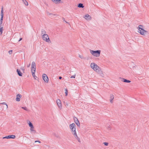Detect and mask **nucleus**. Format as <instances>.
I'll return each instance as SVG.
<instances>
[{"instance_id": "f257e3e1", "label": "nucleus", "mask_w": 149, "mask_h": 149, "mask_svg": "<svg viewBox=\"0 0 149 149\" xmlns=\"http://www.w3.org/2000/svg\"><path fill=\"white\" fill-rule=\"evenodd\" d=\"M90 66L91 68L99 74H100V75L102 77H104V75L103 73V72L101 70L99 67L96 64L94 63H91Z\"/></svg>"}, {"instance_id": "f03ea898", "label": "nucleus", "mask_w": 149, "mask_h": 149, "mask_svg": "<svg viewBox=\"0 0 149 149\" xmlns=\"http://www.w3.org/2000/svg\"><path fill=\"white\" fill-rule=\"evenodd\" d=\"M91 53L94 56L96 57L100 56V50H97L96 51H94L93 50H90Z\"/></svg>"}, {"instance_id": "7ed1b4c3", "label": "nucleus", "mask_w": 149, "mask_h": 149, "mask_svg": "<svg viewBox=\"0 0 149 149\" xmlns=\"http://www.w3.org/2000/svg\"><path fill=\"white\" fill-rule=\"evenodd\" d=\"M70 127L71 129L72 133H74L76 132V125L74 123H73L70 125Z\"/></svg>"}, {"instance_id": "20e7f679", "label": "nucleus", "mask_w": 149, "mask_h": 149, "mask_svg": "<svg viewBox=\"0 0 149 149\" xmlns=\"http://www.w3.org/2000/svg\"><path fill=\"white\" fill-rule=\"evenodd\" d=\"M42 38L43 40L47 42H49L50 41L49 36L47 34L42 35Z\"/></svg>"}, {"instance_id": "39448f33", "label": "nucleus", "mask_w": 149, "mask_h": 149, "mask_svg": "<svg viewBox=\"0 0 149 149\" xmlns=\"http://www.w3.org/2000/svg\"><path fill=\"white\" fill-rule=\"evenodd\" d=\"M138 32L141 35L144 36L148 33V31L143 29H140V30H138Z\"/></svg>"}, {"instance_id": "423d86ee", "label": "nucleus", "mask_w": 149, "mask_h": 149, "mask_svg": "<svg viewBox=\"0 0 149 149\" xmlns=\"http://www.w3.org/2000/svg\"><path fill=\"white\" fill-rule=\"evenodd\" d=\"M42 78L44 81L47 83L48 82L49 79L47 76L45 74H43L42 75Z\"/></svg>"}, {"instance_id": "0eeeda50", "label": "nucleus", "mask_w": 149, "mask_h": 149, "mask_svg": "<svg viewBox=\"0 0 149 149\" xmlns=\"http://www.w3.org/2000/svg\"><path fill=\"white\" fill-rule=\"evenodd\" d=\"M15 136L14 135H8L7 136L3 137V139H15Z\"/></svg>"}, {"instance_id": "6e6552de", "label": "nucleus", "mask_w": 149, "mask_h": 149, "mask_svg": "<svg viewBox=\"0 0 149 149\" xmlns=\"http://www.w3.org/2000/svg\"><path fill=\"white\" fill-rule=\"evenodd\" d=\"M56 102L59 108L61 109L62 108V105L61 100L58 99L56 100Z\"/></svg>"}, {"instance_id": "1a4fd4ad", "label": "nucleus", "mask_w": 149, "mask_h": 149, "mask_svg": "<svg viewBox=\"0 0 149 149\" xmlns=\"http://www.w3.org/2000/svg\"><path fill=\"white\" fill-rule=\"evenodd\" d=\"M84 17L87 20H90L91 19V17L88 14L85 15Z\"/></svg>"}, {"instance_id": "9d476101", "label": "nucleus", "mask_w": 149, "mask_h": 149, "mask_svg": "<svg viewBox=\"0 0 149 149\" xmlns=\"http://www.w3.org/2000/svg\"><path fill=\"white\" fill-rule=\"evenodd\" d=\"M31 68V70H33L36 71V64L35 62L34 61H33L32 62Z\"/></svg>"}, {"instance_id": "9b49d317", "label": "nucleus", "mask_w": 149, "mask_h": 149, "mask_svg": "<svg viewBox=\"0 0 149 149\" xmlns=\"http://www.w3.org/2000/svg\"><path fill=\"white\" fill-rule=\"evenodd\" d=\"M21 95L20 94H18L16 95V100L17 101L19 102L20 100V98L21 97Z\"/></svg>"}, {"instance_id": "f8f14e48", "label": "nucleus", "mask_w": 149, "mask_h": 149, "mask_svg": "<svg viewBox=\"0 0 149 149\" xmlns=\"http://www.w3.org/2000/svg\"><path fill=\"white\" fill-rule=\"evenodd\" d=\"M114 95H113L112 94H111L110 95V102L111 103H113V100L114 99Z\"/></svg>"}, {"instance_id": "ddd939ff", "label": "nucleus", "mask_w": 149, "mask_h": 149, "mask_svg": "<svg viewBox=\"0 0 149 149\" xmlns=\"http://www.w3.org/2000/svg\"><path fill=\"white\" fill-rule=\"evenodd\" d=\"M72 134L73 135H74L75 138L78 141L80 142V139L76 133V132H75L74 133H73Z\"/></svg>"}, {"instance_id": "4468645a", "label": "nucleus", "mask_w": 149, "mask_h": 149, "mask_svg": "<svg viewBox=\"0 0 149 149\" xmlns=\"http://www.w3.org/2000/svg\"><path fill=\"white\" fill-rule=\"evenodd\" d=\"M17 72L18 75L19 76H22V73L19 70L17 69Z\"/></svg>"}, {"instance_id": "2eb2a0df", "label": "nucleus", "mask_w": 149, "mask_h": 149, "mask_svg": "<svg viewBox=\"0 0 149 149\" xmlns=\"http://www.w3.org/2000/svg\"><path fill=\"white\" fill-rule=\"evenodd\" d=\"M30 130L32 134H35L36 132V131L34 129V128H30Z\"/></svg>"}, {"instance_id": "dca6fc26", "label": "nucleus", "mask_w": 149, "mask_h": 149, "mask_svg": "<svg viewBox=\"0 0 149 149\" xmlns=\"http://www.w3.org/2000/svg\"><path fill=\"white\" fill-rule=\"evenodd\" d=\"M31 72L32 73V75L35 78V79H36V78H35V73L36 72V71H35V70H31Z\"/></svg>"}, {"instance_id": "f3484780", "label": "nucleus", "mask_w": 149, "mask_h": 149, "mask_svg": "<svg viewBox=\"0 0 149 149\" xmlns=\"http://www.w3.org/2000/svg\"><path fill=\"white\" fill-rule=\"evenodd\" d=\"M3 7H2L1 8V17H3Z\"/></svg>"}, {"instance_id": "a211bd4d", "label": "nucleus", "mask_w": 149, "mask_h": 149, "mask_svg": "<svg viewBox=\"0 0 149 149\" xmlns=\"http://www.w3.org/2000/svg\"><path fill=\"white\" fill-rule=\"evenodd\" d=\"M46 32L44 29H42L41 31V35L42 36L43 35L46 34Z\"/></svg>"}, {"instance_id": "6ab92c4d", "label": "nucleus", "mask_w": 149, "mask_h": 149, "mask_svg": "<svg viewBox=\"0 0 149 149\" xmlns=\"http://www.w3.org/2000/svg\"><path fill=\"white\" fill-rule=\"evenodd\" d=\"M123 81L125 82H127V83H130L131 82V81L129 80H127L126 79H123Z\"/></svg>"}, {"instance_id": "aec40b11", "label": "nucleus", "mask_w": 149, "mask_h": 149, "mask_svg": "<svg viewBox=\"0 0 149 149\" xmlns=\"http://www.w3.org/2000/svg\"><path fill=\"white\" fill-rule=\"evenodd\" d=\"M3 32V27L0 24V34H2Z\"/></svg>"}, {"instance_id": "412c9836", "label": "nucleus", "mask_w": 149, "mask_h": 149, "mask_svg": "<svg viewBox=\"0 0 149 149\" xmlns=\"http://www.w3.org/2000/svg\"><path fill=\"white\" fill-rule=\"evenodd\" d=\"M53 2L56 3H59L61 1V0H51Z\"/></svg>"}, {"instance_id": "4be33fe9", "label": "nucleus", "mask_w": 149, "mask_h": 149, "mask_svg": "<svg viewBox=\"0 0 149 149\" xmlns=\"http://www.w3.org/2000/svg\"><path fill=\"white\" fill-rule=\"evenodd\" d=\"M78 7L79 8H83L84 6L83 5V4L81 3L79 4Z\"/></svg>"}, {"instance_id": "5701e85b", "label": "nucleus", "mask_w": 149, "mask_h": 149, "mask_svg": "<svg viewBox=\"0 0 149 149\" xmlns=\"http://www.w3.org/2000/svg\"><path fill=\"white\" fill-rule=\"evenodd\" d=\"M29 125L30 128H34L33 125L31 122H29Z\"/></svg>"}, {"instance_id": "b1692460", "label": "nucleus", "mask_w": 149, "mask_h": 149, "mask_svg": "<svg viewBox=\"0 0 149 149\" xmlns=\"http://www.w3.org/2000/svg\"><path fill=\"white\" fill-rule=\"evenodd\" d=\"M23 1V2L26 5V6H28V2L26 1V0H22Z\"/></svg>"}, {"instance_id": "393cba45", "label": "nucleus", "mask_w": 149, "mask_h": 149, "mask_svg": "<svg viewBox=\"0 0 149 149\" xmlns=\"http://www.w3.org/2000/svg\"><path fill=\"white\" fill-rule=\"evenodd\" d=\"M74 122L78 126H80V124L78 120Z\"/></svg>"}, {"instance_id": "a878e982", "label": "nucleus", "mask_w": 149, "mask_h": 149, "mask_svg": "<svg viewBox=\"0 0 149 149\" xmlns=\"http://www.w3.org/2000/svg\"><path fill=\"white\" fill-rule=\"evenodd\" d=\"M143 26L142 25H139L138 27V29L140 30V29H143Z\"/></svg>"}, {"instance_id": "bb28decb", "label": "nucleus", "mask_w": 149, "mask_h": 149, "mask_svg": "<svg viewBox=\"0 0 149 149\" xmlns=\"http://www.w3.org/2000/svg\"><path fill=\"white\" fill-rule=\"evenodd\" d=\"M3 19V17H1V19H0V24L1 25V24L2 23V21Z\"/></svg>"}, {"instance_id": "cd10ccee", "label": "nucleus", "mask_w": 149, "mask_h": 149, "mask_svg": "<svg viewBox=\"0 0 149 149\" xmlns=\"http://www.w3.org/2000/svg\"><path fill=\"white\" fill-rule=\"evenodd\" d=\"M68 91L67 89H65V96H67L68 95Z\"/></svg>"}, {"instance_id": "c85d7f7f", "label": "nucleus", "mask_w": 149, "mask_h": 149, "mask_svg": "<svg viewBox=\"0 0 149 149\" xmlns=\"http://www.w3.org/2000/svg\"><path fill=\"white\" fill-rule=\"evenodd\" d=\"M73 119H74V122L76 121H77V120H78L77 118L75 117H74Z\"/></svg>"}, {"instance_id": "c756f323", "label": "nucleus", "mask_w": 149, "mask_h": 149, "mask_svg": "<svg viewBox=\"0 0 149 149\" xmlns=\"http://www.w3.org/2000/svg\"><path fill=\"white\" fill-rule=\"evenodd\" d=\"M22 109H24L25 110H27V108L26 107H22Z\"/></svg>"}, {"instance_id": "7c9ffc66", "label": "nucleus", "mask_w": 149, "mask_h": 149, "mask_svg": "<svg viewBox=\"0 0 149 149\" xmlns=\"http://www.w3.org/2000/svg\"><path fill=\"white\" fill-rule=\"evenodd\" d=\"M1 104H5L7 106V108L8 107V105H7V104H6V103L5 102H3V103H1Z\"/></svg>"}, {"instance_id": "2f4dec72", "label": "nucleus", "mask_w": 149, "mask_h": 149, "mask_svg": "<svg viewBox=\"0 0 149 149\" xmlns=\"http://www.w3.org/2000/svg\"><path fill=\"white\" fill-rule=\"evenodd\" d=\"M103 143L106 146H107L108 145V143L107 142H104Z\"/></svg>"}, {"instance_id": "473e14b6", "label": "nucleus", "mask_w": 149, "mask_h": 149, "mask_svg": "<svg viewBox=\"0 0 149 149\" xmlns=\"http://www.w3.org/2000/svg\"><path fill=\"white\" fill-rule=\"evenodd\" d=\"M12 52H13L12 50H10L8 52L10 54H12Z\"/></svg>"}, {"instance_id": "72a5a7b5", "label": "nucleus", "mask_w": 149, "mask_h": 149, "mask_svg": "<svg viewBox=\"0 0 149 149\" xmlns=\"http://www.w3.org/2000/svg\"><path fill=\"white\" fill-rule=\"evenodd\" d=\"M75 74L74 75H73V76H71V77H70V78H75Z\"/></svg>"}, {"instance_id": "f704fd0d", "label": "nucleus", "mask_w": 149, "mask_h": 149, "mask_svg": "<svg viewBox=\"0 0 149 149\" xmlns=\"http://www.w3.org/2000/svg\"><path fill=\"white\" fill-rule=\"evenodd\" d=\"M37 142H38L39 143H41L40 141H35V143Z\"/></svg>"}, {"instance_id": "c9c22d12", "label": "nucleus", "mask_w": 149, "mask_h": 149, "mask_svg": "<svg viewBox=\"0 0 149 149\" xmlns=\"http://www.w3.org/2000/svg\"><path fill=\"white\" fill-rule=\"evenodd\" d=\"M48 14L49 15H55V14H50V13H49Z\"/></svg>"}, {"instance_id": "e433bc0d", "label": "nucleus", "mask_w": 149, "mask_h": 149, "mask_svg": "<svg viewBox=\"0 0 149 149\" xmlns=\"http://www.w3.org/2000/svg\"><path fill=\"white\" fill-rule=\"evenodd\" d=\"M22 38H20L19 40V41H21L22 40Z\"/></svg>"}, {"instance_id": "4c0bfd02", "label": "nucleus", "mask_w": 149, "mask_h": 149, "mask_svg": "<svg viewBox=\"0 0 149 149\" xmlns=\"http://www.w3.org/2000/svg\"><path fill=\"white\" fill-rule=\"evenodd\" d=\"M62 77H59V79H62Z\"/></svg>"}, {"instance_id": "58836bf2", "label": "nucleus", "mask_w": 149, "mask_h": 149, "mask_svg": "<svg viewBox=\"0 0 149 149\" xmlns=\"http://www.w3.org/2000/svg\"><path fill=\"white\" fill-rule=\"evenodd\" d=\"M79 58H82V56H80L79 55Z\"/></svg>"}, {"instance_id": "ea45409f", "label": "nucleus", "mask_w": 149, "mask_h": 149, "mask_svg": "<svg viewBox=\"0 0 149 149\" xmlns=\"http://www.w3.org/2000/svg\"><path fill=\"white\" fill-rule=\"evenodd\" d=\"M30 65H31V64H29V65H28L27 67H30Z\"/></svg>"}, {"instance_id": "a19ab883", "label": "nucleus", "mask_w": 149, "mask_h": 149, "mask_svg": "<svg viewBox=\"0 0 149 149\" xmlns=\"http://www.w3.org/2000/svg\"><path fill=\"white\" fill-rule=\"evenodd\" d=\"M110 128H111V127H110L109 126L108 127V129H109H109H111Z\"/></svg>"}, {"instance_id": "79ce46f5", "label": "nucleus", "mask_w": 149, "mask_h": 149, "mask_svg": "<svg viewBox=\"0 0 149 149\" xmlns=\"http://www.w3.org/2000/svg\"><path fill=\"white\" fill-rule=\"evenodd\" d=\"M65 22L66 23H68V22H66V21H65Z\"/></svg>"}]
</instances>
